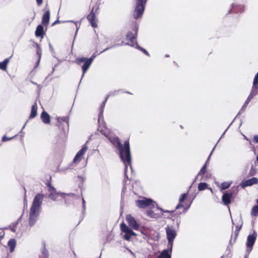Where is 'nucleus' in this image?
<instances>
[{"mask_svg":"<svg viewBox=\"0 0 258 258\" xmlns=\"http://www.w3.org/2000/svg\"><path fill=\"white\" fill-rule=\"evenodd\" d=\"M110 141L113 144H116L119 148L120 157L121 160L126 165L131 164V156L130 148V140H126L124 145L120 143L118 137L110 139Z\"/></svg>","mask_w":258,"mask_h":258,"instance_id":"1","label":"nucleus"},{"mask_svg":"<svg viewBox=\"0 0 258 258\" xmlns=\"http://www.w3.org/2000/svg\"><path fill=\"white\" fill-rule=\"evenodd\" d=\"M44 197L43 195L38 194L34 198L30 212L29 225L30 226H33L37 220Z\"/></svg>","mask_w":258,"mask_h":258,"instance_id":"2","label":"nucleus"},{"mask_svg":"<svg viewBox=\"0 0 258 258\" xmlns=\"http://www.w3.org/2000/svg\"><path fill=\"white\" fill-rule=\"evenodd\" d=\"M188 193L182 194L179 199V204L176 206V209H179L183 208V213H186L190 208L192 200H189L187 199Z\"/></svg>","mask_w":258,"mask_h":258,"instance_id":"3","label":"nucleus"},{"mask_svg":"<svg viewBox=\"0 0 258 258\" xmlns=\"http://www.w3.org/2000/svg\"><path fill=\"white\" fill-rule=\"evenodd\" d=\"M135 1L133 17L135 19H138L143 15L147 0H135Z\"/></svg>","mask_w":258,"mask_h":258,"instance_id":"4","label":"nucleus"},{"mask_svg":"<svg viewBox=\"0 0 258 258\" xmlns=\"http://www.w3.org/2000/svg\"><path fill=\"white\" fill-rule=\"evenodd\" d=\"M165 230L168 240V245L171 246V248H172L174 239L177 235L176 231L173 226L169 225L167 226Z\"/></svg>","mask_w":258,"mask_h":258,"instance_id":"5","label":"nucleus"},{"mask_svg":"<svg viewBox=\"0 0 258 258\" xmlns=\"http://www.w3.org/2000/svg\"><path fill=\"white\" fill-rule=\"evenodd\" d=\"M99 9V6L96 5L94 6L90 14L87 16V19L93 28L97 27V20L96 19V13Z\"/></svg>","mask_w":258,"mask_h":258,"instance_id":"6","label":"nucleus"},{"mask_svg":"<svg viewBox=\"0 0 258 258\" xmlns=\"http://www.w3.org/2000/svg\"><path fill=\"white\" fill-rule=\"evenodd\" d=\"M93 57H90L89 58L85 57L77 58L76 59V62L78 64H80L81 63L84 62L82 66L83 76L88 70L90 65L91 64L93 60Z\"/></svg>","mask_w":258,"mask_h":258,"instance_id":"7","label":"nucleus"},{"mask_svg":"<svg viewBox=\"0 0 258 258\" xmlns=\"http://www.w3.org/2000/svg\"><path fill=\"white\" fill-rule=\"evenodd\" d=\"M120 230L122 232L125 233L123 238L130 241L132 236H136L137 234L132 230H131L124 223H121L120 225Z\"/></svg>","mask_w":258,"mask_h":258,"instance_id":"8","label":"nucleus"},{"mask_svg":"<svg viewBox=\"0 0 258 258\" xmlns=\"http://www.w3.org/2000/svg\"><path fill=\"white\" fill-rule=\"evenodd\" d=\"M138 32V26L135 24L133 27L132 31H128L126 34V38L131 43V44H135L137 42L136 40L137 37Z\"/></svg>","mask_w":258,"mask_h":258,"instance_id":"9","label":"nucleus"},{"mask_svg":"<svg viewBox=\"0 0 258 258\" xmlns=\"http://www.w3.org/2000/svg\"><path fill=\"white\" fill-rule=\"evenodd\" d=\"M49 198L54 201H60L64 198V195L63 193L56 191L49 183Z\"/></svg>","mask_w":258,"mask_h":258,"instance_id":"10","label":"nucleus"},{"mask_svg":"<svg viewBox=\"0 0 258 258\" xmlns=\"http://www.w3.org/2000/svg\"><path fill=\"white\" fill-rule=\"evenodd\" d=\"M257 233L254 231L252 234H249L247 236L246 241L247 250L251 251L257 237Z\"/></svg>","mask_w":258,"mask_h":258,"instance_id":"11","label":"nucleus"},{"mask_svg":"<svg viewBox=\"0 0 258 258\" xmlns=\"http://www.w3.org/2000/svg\"><path fill=\"white\" fill-rule=\"evenodd\" d=\"M137 206L140 208H145L151 205L154 206L153 201L150 199L139 200L136 201Z\"/></svg>","mask_w":258,"mask_h":258,"instance_id":"12","label":"nucleus"},{"mask_svg":"<svg viewBox=\"0 0 258 258\" xmlns=\"http://www.w3.org/2000/svg\"><path fill=\"white\" fill-rule=\"evenodd\" d=\"M87 149L88 147L86 145H83L82 149L80 150L76 155L75 158H74L73 162L74 163L79 162L81 160L83 156L87 151Z\"/></svg>","mask_w":258,"mask_h":258,"instance_id":"13","label":"nucleus"},{"mask_svg":"<svg viewBox=\"0 0 258 258\" xmlns=\"http://www.w3.org/2000/svg\"><path fill=\"white\" fill-rule=\"evenodd\" d=\"M233 196V195L232 192H227L224 193L222 197V201L223 204L225 206H228L231 203Z\"/></svg>","mask_w":258,"mask_h":258,"instance_id":"14","label":"nucleus"},{"mask_svg":"<svg viewBox=\"0 0 258 258\" xmlns=\"http://www.w3.org/2000/svg\"><path fill=\"white\" fill-rule=\"evenodd\" d=\"M126 219L129 226L135 230H138L139 229V225L138 224L134 217L131 215H127Z\"/></svg>","mask_w":258,"mask_h":258,"instance_id":"15","label":"nucleus"},{"mask_svg":"<svg viewBox=\"0 0 258 258\" xmlns=\"http://www.w3.org/2000/svg\"><path fill=\"white\" fill-rule=\"evenodd\" d=\"M258 184V178L256 177H252L243 181L241 184V186L243 188H245V187L252 186L254 184Z\"/></svg>","mask_w":258,"mask_h":258,"instance_id":"16","label":"nucleus"},{"mask_svg":"<svg viewBox=\"0 0 258 258\" xmlns=\"http://www.w3.org/2000/svg\"><path fill=\"white\" fill-rule=\"evenodd\" d=\"M168 246L169 248L163 250L161 254L159 255V257L161 258H171L172 248H171V246Z\"/></svg>","mask_w":258,"mask_h":258,"instance_id":"17","label":"nucleus"},{"mask_svg":"<svg viewBox=\"0 0 258 258\" xmlns=\"http://www.w3.org/2000/svg\"><path fill=\"white\" fill-rule=\"evenodd\" d=\"M35 32L36 37L43 38L44 35L43 26L42 25H39Z\"/></svg>","mask_w":258,"mask_h":258,"instance_id":"18","label":"nucleus"},{"mask_svg":"<svg viewBox=\"0 0 258 258\" xmlns=\"http://www.w3.org/2000/svg\"><path fill=\"white\" fill-rule=\"evenodd\" d=\"M56 138L57 142L64 141L67 139L66 133L64 131H60Z\"/></svg>","mask_w":258,"mask_h":258,"instance_id":"19","label":"nucleus"},{"mask_svg":"<svg viewBox=\"0 0 258 258\" xmlns=\"http://www.w3.org/2000/svg\"><path fill=\"white\" fill-rule=\"evenodd\" d=\"M37 105L36 102L31 107V111L30 114L29 119H32L34 118L37 115Z\"/></svg>","mask_w":258,"mask_h":258,"instance_id":"20","label":"nucleus"},{"mask_svg":"<svg viewBox=\"0 0 258 258\" xmlns=\"http://www.w3.org/2000/svg\"><path fill=\"white\" fill-rule=\"evenodd\" d=\"M128 44V43H127ZM129 45V44H128ZM132 47H134L138 49V50L141 51L142 52H143L145 54H146L147 56H149L150 54L149 52L144 48L141 47L139 45L138 42H136L135 44H130Z\"/></svg>","mask_w":258,"mask_h":258,"instance_id":"21","label":"nucleus"},{"mask_svg":"<svg viewBox=\"0 0 258 258\" xmlns=\"http://www.w3.org/2000/svg\"><path fill=\"white\" fill-rule=\"evenodd\" d=\"M8 245L10 248V251L13 252L16 246V240L14 238L11 239L8 241Z\"/></svg>","mask_w":258,"mask_h":258,"instance_id":"22","label":"nucleus"},{"mask_svg":"<svg viewBox=\"0 0 258 258\" xmlns=\"http://www.w3.org/2000/svg\"><path fill=\"white\" fill-rule=\"evenodd\" d=\"M41 118L44 123L48 124V114L47 112L43 111L41 113Z\"/></svg>","mask_w":258,"mask_h":258,"instance_id":"23","label":"nucleus"},{"mask_svg":"<svg viewBox=\"0 0 258 258\" xmlns=\"http://www.w3.org/2000/svg\"><path fill=\"white\" fill-rule=\"evenodd\" d=\"M23 216V214L21 215V216L18 219V220L16 222L13 223V227L11 228V231H12L13 232H16V227L18 225L19 222L21 220Z\"/></svg>","mask_w":258,"mask_h":258,"instance_id":"24","label":"nucleus"},{"mask_svg":"<svg viewBox=\"0 0 258 258\" xmlns=\"http://www.w3.org/2000/svg\"><path fill=\"white\" fill-rule=\"evenodd\" d=\"M239 232L240 231H239L238 230L235 229L234 235L233 239H232L233 235H231V239L230 240V241H229V243L231 245L233 244L236 242V239L237 238V236H238V235L239 234Z\"/></svg>","mask_w":258,"mask_h":258,"instance_id":"25","label":"nucleus"},{"mask_svg":"<svg viewBox=\"0 0 258 258\" xmlns=\"http://www.w3.org/2000/svg\"><path fill=\"white\" fill-rule=\"evenodd\" d=\"M48 10H46L43 15L42 21V24L44 25H46L48 24Z\"/></svg>","mask_w":258,"mask_h":258,"instance_id":"26","label":"nucleus"},{"mask_svg":"<svg viewBox=\"0 0 258 258\" xmlns=\"http://www.w3.org/2000/svg\"><path fill=\"white\" fill-rule=\"evenodd\" d=\"M34 45L36 47V48H37L36 52H37V54L38 56V63H39V61H40L41 55V48L38 43H35Z\"/></svg>","mask_w":258,"mask_h":258,"instance_id":"27","label":"nucleus"},{"mask_svg":"<svg viewBox=\"0 0 258 258\" xmlns=\"http://www.w3.org/2000/svg\"><path fill=\"white\" fill-rule=\"evenodd\" d=\"M231 184V182H223L221 184L219 187L222 190L226 189L230 186Z\"/></svg>","mask_w":258,"mask_h":258,"instance_id":"28","label":"nucleus"},{"mask_svg":"<svg viewBox=\"0 0 258 258\" xmlns=\"http://www.w3.org/2000/svg\"><path fill=\"white\" fill-rule=\"evenodd\" d=\"M58 122L61 123V122H64L66 123V124L68 125L69 118L68 116H63L62 117H57V118Z\"/></svg>","mask_w":258,"mask_h":258,"instance_id":"29","label":"nucleus"},{"mask_svg":"<svg viewBox=\"0 0 258 258\" xmlns=\"http://www.w3.org/2000/svg\"><path fill=\"white\" fill-rule=\"evenodd\" d=\"M251 215L254 217L258 216V205L253 207L251 211Z\"/></svg>","mask_w":258,"mask_h":258,"instance_id":"30","label":"nucleus"},{"mask_svg":"<svg viewBox=\"0 0 258 258\" xmlns=\"http://www.w3.org/2000/svg\"><path fill=\"white\" fill-rule=\"evenodd\" d=\"M208 188V184L206 182H201L198 185V189L200 191L204 190Z\"/></svg>","mask_w":258,"mask_h":258,"instance_id":"31","label":"nucleus"},{"mask_svg":"<svg viewBox=\"0 0 258 258\" xmlns=\"http://www.w3.org/2000/svg\"><path fill=\"white\" fill-rule=\"evenodd\" d=\"M206 167L207 165L206 164H205V165L202 167L201 169L200 170V172L198 173L199 176H203L206 172Z\"/></svg>","mask_w":258,"mask_h":258,"instance_id":"32","label":"nucleus"},{"mask_svg":"<svg viewBox=\"0 0 258 258\" xmlns=\"http://www.w3.org/2000/svg\"><path fill=\"white\" fill-rule=\"evenodd\" d=\"M42 253L45 256H47V251L46 248V243L45 241L42 242Z\"/></svg>","mask_w":258,"mask_h":258,"instance_id":"33","label":"nucleus"},{"mask_svg":"<svg viewBox=\"0 0 258 258\" xmlns=\"http://www.w3.org/2000/svg\"><path fill=\"white\" fill-rule=\"evenodd\" d=\"M100 132L101 133V134L102 135L105 136V137H106L107 138L108 137L109 134H110V131L109 130H108L107 129L100 130Z\"/></svg>","mask_w":258,"mask_h":258,"instance_id":"34","label":"nucleus"},{"mask_svg":"<svg viewBox=\"0 0 258 258\" xmlns=\"http://www.w3.org/2000/svg\"><path fill=\"white\" fill-rule=\"evenodd\" d=\"M107 97H106L105 99L104 100V101L102 103L101 105V106H100V109H101V111L99 113V115H100L101 114H102L103 112V110H104V108L105 107V104H106V101H107Z\"/></svg>","mask_w":258,"mask_h":258,"instance_id":"35","label":"nucleus"},{"mask_svg":"<svg viewBox=\"0 0 258 258\" xmlns=\"http://www.w3.org/2000/svg\"><path fill=\"white\" fill-rule=\"evenodd\" d=\"M147 215L151 218H155V214L152 210H148L146 212Z\"/></svg>","mask_w":258,"mask_h":258,"instance_id":"36","label":"nucleus"},{"mask_svg":"<svg viewBox=\"0 0 258 258\" xmlns=\"http://www.w3.org/2000/svg\"><path fill=\"white\" fill-rule=\"evenodd\" d=\"M254 91H251V93L249 94L248 98H247V99L245 102V104H247L248 103V102L250 101V100L252 98V97H253L252 93Z\"/></svg>","mask_w":258,"mask_h":258,"instance_id":"37","label":"nucleus"},{"mask_svg":"<svg viewBox=\"0 0 258 258\" xmlns=\"http://www.w3.org/2000/svg\"><path fill=\"white\" fill-rule=\"evenodd\" d=\"M255 173H256L255 169L253 168V167H251L249 173H248V175L252 176V175H255Z\"/></svg>","mask_w":258,"mask_h":258,"instance_id":"38","label":"nucleus"},{"mask_svg":"<svg viewBox=\"0 0 258 258\" xmlns=\"http://www.w3.org/2000/svg\"><path fill=\"white\" fill-rule=\"evenodd\" d=\"M15 137V136H14V137H11V138H8L5 135L2 138V141L3 142H6V141H10V140L14 139Z\"/></svg>","mask_w":258,"mask_h":258,"instance_id":"39","label":"nucleus"},{"mask_svg":"<svg viewBox=\"0 0 258 258\" xmlns=\"http://www.w3.org/2000/svg\"><path fill=\"white\" fill-rule=\"evenodd\" d=\"M10 58H6L4 59V60L2 62L3 64L4 65V66L5 67V68L7 69V64L8 63V62H9V60H10Z\"/></svg>","mask_w":258,"mask_h":258,"instance_id":"40","label":"nucleus"},{"mask_svg":"<svg viewBox=\"0 0 258 258\" xmlns=\"http://www.w3.org/2000/svg\"><path fill=\"white\" fill-rule=\"evenodd\" d=\"M252 142L255 144H258V135L253 136Z\"/></svg>","mask_w":258,"mask_h":258,"instance_id":"41","label":"nucleus"},{"mask_svg":"<svg viewBox=\"0 0 258 258\" xmlns=\"http://www.w3.org/2000/svg\"><path fill=\"white\" fill-rule=\"evenodd\" d=\"M49 51H50L51 53L53 55V56L55 57H56V56H55V54L54 53V51L53 48L50 45H49Z\"/></svg>","mask_w":258,"mask_h":258,"instance_id":"42","label":"nucleus"},{"mask_svg":"<svg viewBox=\"0 0 258 258\" xmlns=\"http://www.w3.org/2000/svg\"><path fill=\"white\" fill-rule=\"evenodd\" d=\"M12 227H13V223L11 224H10V225H9L8 227H5L2 228V229L3 230H8V229H10L11 230V228H12Z\"/></svg>","mask_w":258,"mask_h":258,"instance_id":"43","label":"nucleus"},{"mask_svg":"<svg viewBox=\"0 0 258 258\" xmlns=\"http://www.w3.org/2000/svg\"><path fill=\"white\" fill-rule=\"evenodd\" d=\"M5 235V233L4 231H2L0 232V239H2L4 238Z\"/></svg>","mask_w":258,"mask_h":258,"instance_id":"44","label":"nucleus"},{"mask_svg":"<svg viewBox=\"0 0 258 258\" xmlns=\"http://www.w3.org/2000/svg\"><path fill=\"white\" fill-rule=\"evenodd\" d=\"M0 69H1L2 70H6V68H5V67L4 66V65L3 64L2 62H0Z\"/></svg>","mask_w":258,"mask_h":258,"instance_id":"45","label":"nucleus"},{"mask_svg":"<svg viewBox=\"0 0 258 258\" xmlns=\"http://www.w3.org/2000/svg\"><path fill=\"white\" fill-rule=\"evenodd\" d=\"M242 227V225H238L235 226V229L238 230L239 231H240Z\"/></svg>","mask_w":258,"mask_h":258,"instance_id":"46","label":"nucleus"},{"mask_svg":"<svg viewBox=\"0 0 258 258\" xmlns=\"http://www.w3.org/2000/svg\"><path fill=\"white\" fill-rule=\"evenodd\" d=\"M36 1L38 6H40L42 3V0H36Z\"/></svg>","mask_w":258,"mask_h":258,"instance_id":"47","label":"nucleus"},{"mask_svg":"<svg viewBox=\"0 0 258 258\" xmlns=\"http://www.w3.org/2000/svg\"><path fill=\"white\" fill-rule=\"evenodd\" d=\"M72 23V25L73 27H74V23L75 24L76 26H77L78 22H73V21H70Z\"/></svg>","mask_w":258,"mask_h":258,"instance_id":"48","label":"nucleus"},{"mask_svg":"<svg viewBox=\"0 0 258 258\" xmlns=\"http://www.w3.org/2000/svg\"><path fill=\"white\" fill-rule=\"evenodd\" d=\"M85 201L84 200V198L82 199V204H83V206L84 208H85Z\"/></svg>","mask_w":258,"mask_h":258,"instance_id":"49","label":"nucleus"},{"mask_svg":"<svg viewBox=\"0 0 258 258\" xmlns=\"http://www.w3.org/2000/svg\"><path fill=\"white\" fill-rule=\"evenodd\" d=\"M59 23V21L57 20V21H55V22H54L53 23H52V26H53L56 23Z\"/></svg>","mask_w":258,"mask_h":258,"instance_id":"50","label":"nucleus"},{"mask_svg":"<svg viewBox=\"0 0 258 258\" xmlns=\"http://www.w3.org/2000/svg\"><path fill=\"white\" fill-rule=\"evenodd\" d=\"M238 7H239V8H241L242 9V11H244V6L240 5V6H239Z\"/></svg>","mask_w":258,"mask_h":258,"instance_id":"51","label":"nucleus"},{"mask_svg":"<svg viewBox=\"0 0 258 258\" xmlns=\"http://www.w3.org/2000/svg\"><path fill=\"white\" fill-rule=\"evenodd\" d=\"M28 121V120H27V121H26V123H27ZM26 124V123H25V124H24V125L23 126V128H22V130H23V129L25 127V126ZM22 132V130H21V131H20V133H21Z\"/></svg>","mask_w":258,"mask_h":258,"instance_id":"52","label":"nucleus"},{"mask_svg":"<svg viewBox=\"0 0 258 258\" xmlns=\"http://www.w3.org/2000/svg\"><path fill=\"white\" fill-rule=\"evenodd\" d=\"M45 184L47 186H48V181H47V182H45Z\"/></svg>","mask_w":258,"mask_h":258,"instance_id":"53","label":"nucleus"},{"mask_svg":"<svg viewBox=\"0 0 258 258\" xmlns=\"http://www.w3.org/2000/svg\"><path fill=\"white\" fill-rule=\"evenodd\" d=\"M256 160H257V161L258 162V155H257V157H256Z\"/></svg>","mask_w":258,"mask_h":258,"instance_id":"54","label":"nucleus"},{"mask_svg":"<svg viewBox=\"0 0 258 258\" xmlns=\"http://www.w3.org/2000/svg\"><path fill=\"white\" fill-rule=\"evenodd\" d=\"M26 200V196L25 197V198H24V201H25Z\"/></svg>","mask_w":258,"mask_h":258,"instance_id":"55","label":"nucleus"},{"mask_svg":"<svg viewBox=\"0 0 258 258\" xmlns=\"http://www.w3.org/2000/svg\"><path fill=\"white\" fill-rule=\"evenodd\" d=\"M39 63H38V61L36 62V66H38Z\"/></svg>","mask_w":258,"mask_h":258,"instance_id":"56","label":"nucleus"},{"mask_svg":"<svg viewBox=\"0 0 258 258\" xmlns=\"http://www.w3.org/2000/svg\"><path fill=\"white\" fill-rule=\"evenodd\" d=\"M166 57H168V56H169V55H166Z\"/></svg>","mask_w":258,"mask_h":258,"instance_id":"57","label":"nucleus"},{"mask_svg":"<svg viewBox=\"0 0 258 258\" xmlns=\"http://www.w3.org/2000/svg\"><path fill=\"white\" fill-rule=\"evenodd\" d=\"M1 244V239H0V244Z\"/></svg>","mask_w":258,"mask_h":258,"instance_id":"58","label":"nucleus"},{"mask_svg":"<svg viewBox=\"0 0 258 258\" xmlns=\"http://www.w3.org/2000/svg\"><path fill=\"white\" fill-rule=\"evenodd\" d=\"M157 258H161L160 257H159V256H158Z\"/></svg>","mask_w":258,"mask_h":258,"instance_id":"59","label":"nucleus"},{"mask_svg":"<svg viewBox=\"0 0 258 258\" xmlns=\"http://www.w3.org/2000/svg\"><path fill=\"white\" fill-rule=\"evenodd\" d=\"M49 19V18L48 17V20Z\"/></svg>","mask_w":258,"mask_h":258,"instance_id":"60","label":"nucleus"}]
</instances>
